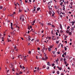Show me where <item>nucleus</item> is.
Here are the masks:
<instances>
[{"label": "nucleus", "mask_w": 75, "mask_h": 75, "mask_svg": "<svg viewBox=\"0 0 75 75\" xmlns=\"http://www.w3.org/2000/svg\"><path fill=\"white\" fill-rule=\"evenodd\" d=\"M44 54H45V58H46V59H48V57H47V54H45V53H44Z\"/></svg>", "instance_id": "obj_1"}, {"label": "nucleus", "mask_w": 75, "mask_h": 75, "mask_svg": "<svg viewBox=\"0 0 75 75\" xmlns=\"http://www.w3.org/2000/svg\"><path fill=\"white\" fill-rule=\"evenodd\" d=\"M42 60H43L44 61H46V60H47V59H46V58H45H45L43 57V58H42Z\"/></svg>", "instance_id": "obj_2"}, {"label": "nucleus", "mask_w": 75, "mask_h": 75, "mask_svg": "<svg viewBox=\"0 0 75 75\" xmlns=\"http://www.w3.org/2000/svg\"><path fill=\"white\" fill-rule=\"evenodd\" d=\"M47 65L50 67H51V64H50V62H48L47 63Z\"/></svg>", "instance_id": "obj_3"}, {"label": "nucleus", "mask_w": 75, "mask_h": 75, "mask_svg": "<svg viewBox=\"0 0 75 75\" xmlns=\"http://www.w3.org/2000/svg\"><path fill=\"white\" fill-rule=\"evenodd\" d=\"M11 28L12 30H13V23H11Z\"/></svg>", "instance_id": "obj_4"}, {"label": "nucleus", "mask_w": 75, "mask_h": 75, "mask_svg": "<svg viewBox=\"0 0 75 75\" xmlns=\"http://www.w3.org/2000/svg\"><path fill=\"white\" fill-rule=\"evenodd\" d=\"M59 27L61 29V30L62 29V25H61V24L59 25Z\"/></svg>", "instance_id": "obj_5"}, {"label": "nucleus", "mask_w": 75, "mask_h": 75, "mask_svg": "<svg viewBox=\"0 0 75 75\" xmlns=\"http://www.w3.org/2000/svg\"><path fill=\"white\" fill-rule=\"evenodd\" d=\"M51 34L52 35H55V33H54V32L53 30H52L51 32Z\"/></svg>", "instance_id": "obj_6"}, {"label": "nucleus", "mask_w": 75, "mask_h": 75, "mask_svg": "<svg viewBox=\"0 0 75 75\" xmlns=\"http://www.w3.org/2000/svg\"><path fill=\"white\" fill-rule=\"evenodd\" d=\"M63 10H65V5H63Z\"/></svg>", "instance_id": "obj_7"}, {"label": "nucleus", "mask_w": 75, "mask_h": 75, "mask_svg": "<svg viewBox=\"0 0 75 75\" xmlns=\"http://www.w3.org/2000/svg\"><path fill=\"white\" fill-rule=\"evenodd\" d=\"M57 13H58V14H59V15H60V14H61V13L60 12V13H59V11H57Z\"/></svg>", "instance_id": "obj_8"}, {"label": "nucleus", "mask_w": 75, "mask_h": 75, "mask_svg": "<svg viewBox=\"0 0 75 75\" xmlns=\"http://www.w3.org/2000/svg\"><path fill=\"white\" fill-rule=\"evenodd\" d=\"M49 13L50 15H51L52 14V12L51 11H50L49 12Z\"/></svg>", "instance_id": "obj_9"}, {"label": "nucleus", "mask_w": 75, "mask_h": 75, "mask_svg": "<svg viewBox=\"0 0 75 75\" xmlns=\"http://www.w3.org/2000/svg\"><path fill=\"white\" fill-rule=\"evenodd\" d=\"M50 5L48 6V7L49 10H52V8H50Z\"/></svg>", "instance_id": "obj_10"}, {"label": "nucleus", "mask_w": 75, "mask_h": 75, "mask_svg": "<svg viewBox=\"0 0 75 75\" xmlns=\"http://www.w3.org/2000/svg\"><path fill=\"white\" fill-rule=\"evenodd\" d=\"M57 73L58 75H59V71H57Z\"/></svg>", "instance_id": "obj_11"}, {"label": "nucleus", "mask_w": 75, "mask_h": 75, "mask_svg": "<svg viewBox=\"0 0 75 75\" xmlns=\"http://www.w3.org/2000/svg\"><path fill=\"white\" fill-rule=\"evenodd\" d=\"M8 42H10V41L11 42V40H10V39H8Z\"/></svg>", "instance_id": "obj_12"}, {"label": "nucleus", "mask_w": 75, "mask_h": 75, "mask_svg": "<svg viewBox=\"0 0 75 75\" xmlns=\"http://www.w3.org/2000/svg\"><path fill=\"white\" fill-rule=\"evenodd\" d=\"M14 58H15L14 56L13 55L12 56V59H14Z\"/></svg>", "instance_id": "obj_13"}, {"label": "nucleus", "mask_w": 75, "mask_h": 75, "mask_svg": "<svg viewBox=\"0 0 75 75\" xmlns=\"http://www.w3.org/2000/svg\"><path fill=\"white\" fill-rule=\"evenodd\" d=\"M64 50L65 51H67V48L65 47V46L64 47Z\"/></svg>", "instance_id": "obj_14"}, {"label": "nucleus", "mask_w": 75, "mask_h": 75, "mask_svg": "<svg viewBox=\"0 0 75 75\" xmlns=\"http://www.w3.org/2000/svg\"><path fill=\"white\" fill-rule=\"evenodd\" d=\"M40 9V8H37V11H39V10Z\"/></svg>", "instance_id": "obj_15"}, {"label": "nucleus", "mask_w": 75, "mask_h": 75, "mask_svg": "<svg viewBox=\"0 0 75 75\" xmlns=\"http://www.w3.org/2000/svg\"><path fill=\"white\" fill-rule=\"evenodd\" d=\"M74 28L73 27H72L71 28V30H72V31H74Z\"/></svg>", "instance_id": "obj_16"}, {"label": "nucleus", "mask_w": 75, "mask_h": 75, "mask_svg": "<svg viewBox=\"0 0 75 75\" xmlns=\"http://www.w3.org/2000/svg\"><path fill=\"white\" fill-rule=\"evenodd\" d=\"M52 47H53V46L52 45H51L50 46V48H52Z\"/></svg>", "instance_id": "obj_17"}, {"label": "nucleus", "mask_w": 75, "mask_h": 75, "mask_svg": "<svg viewBox=\"0 0 75 75\" xmlns=\"http://www.w3.org/2000/svg\"><path fill=\"white\" fill-rule=\"evenodd\" d=\"M46 67V66L45 65H44L42 67L43 68H45Z\"/></svg>", "instance_id": "obj_18"}, {"label": "nucleus", "mask_w": 75, "mask_h": 75, "mask_svg": "<svg viewBox=\"0 0 75 75\" xmlns=\"http://www.w3.org/2000/svg\"><path fill=\"white\" fill-rule=\"evenodd\" d=\"M37 69L38 71H40V69H39V67H38Z\"/></svg>", "instance_id": "obj_19"}, {"label": "nucleus", "mask_w": 75, "mask_h": 75, "mask_svg": "<svg viewBox=\"0 0 75 75\" xmlns=\"http://www.w3.org/2000/svg\"><path fill=\"white\" fill-rule=\"evenodd\" d=\"M40 25H41L42 26V27H43V26H44V23H42V24H40Z\"/></svg>", "instance_id": "obj_20"}, {"label": "nucleus", "mask_w": 75, "mask_h": 75, "mask_svg": "<svg viewBox=\"0 0 75 75\" xmlns=\"http://www.w3.org/2000/svg\"><path fill=\"white\" fill-rule=\"evenodd\" d=\"M66 32L67 33H69V30H66Z\"/></svg>", "instance_id": "obj_21"}, {"label": "nucleus", "mask_w": 75, "mask_h": 75, "mask_svg": "<svg viewBox=\"0 0 75 75\" xmlns=\"http://www.w3.org/2000/svg\"><path fill=\"white\" fill-rule=\"evenodd\" d=\"M59 70L61 71V70L62 69V68H61V67H59Z\"/></svg>", "instance_id": "obj_22"}, {"label": "nucleus", "mask_w": 75, "mask_h": 75, "mask_svg": "<svg viewBox=\"0 0 75 75\" xmlns=\"http://www.w3.org/2000/svg\"><path fill=\"white\" fill-rule=\"evenodd\" d=\"M47 69H50V67H47L46 68Z\"/></svg>", "instance_id": "obj_23"}, {"label": "nucleus", "mask_w": 75, "mask_h": 75, "mask_svg": "<svg viewBox=\"0 0 75 75\" xmlns=\"http://www.w3.org/2000/svg\"><path fill=\"white\" fill-rule=\"evenodd\" d=\"M64 63L65 64H67V62L66 61L64 62Z\"/></svg>", "instance_id": "obj_24"}, {"label": "nucleus", "mask_w": 75, "mask_h": 75, "mask_svg": "<svg viewBox=\"0 0 75 75\" xmlns=\"http://www.w3.org/2000/svg\"><path fill=\"white\" fill-rule=\"evenodd\" d=\"M64 54L65 56H66L67 55V52H65L64 53Z\"/></svg>", "instance_id": "obj_25"}, {"label": "nucleus", "mask_w": 75, "mask_h": 75, "mask_svg": "<svg viewBox=\"0 0 75 75\" xmlns=\"http://www.w3.org/2000/svg\"><path fill=\"white\" fill-rule=\"evenodd\" d=\"M69 35H71V34H72V33H71V32H69Z\"/></svg>", "instance_id": "obj_26"}, {"label": "nucleus", "mask_w": 75, "mask_h": 75, "mask_svg": "<svg viewBox=\"0 0 75 75\" xmlns=\"http://www.w3.org/2000/svg\"><path fill=\"white\" fill-rule=\"evenodd\" d=\"M31 51H30L29 50V52H28V53L29 54H31Z\"/></svg>", "instance_id": "obj_27"}, {"label": "nucleus", "mask_w": 75, "mask_h": 75, "mask_svg": "<svg viewBox=\"0 0 75 75\" xmlns=\"http://www.w3.org/2000/svg\"><path fill=\"white\" fill-rule=\"evenodd\" d=\"M51 49H50V48H48V50L49 51H51Z\"/></svg>", "instance_id": "obj_28"}, {"label": "nucleus", "mask_w": 75, "mask_h": 75, "mask_svg": "<svg viewBox=\"0 0 75 75\" xmlns=\"http://www.w3.org/2000/svg\"><path fill=\"white\" fill-rule=\"evenodd\" d=\"M60 32L61 33H64V31L61 30H60Z\"/></svg>", "instance_id": "obj_29"}, {"label": "nucleus", "mask_w": 75, "mask_h": 75, "mask_svg": "<svg viewBox=\"0 0 75 75\" xmlns=\"http://www.w3.org/2000/svg\"><path fill=\"white\" fill-rule=\"evenodd\" d=\"M2 8H3V6H0V9H2Z\"/></svg>", "instance_id": "obj_30"}, {"label": "nucleus", "mask_w": 75, "mask_h": 75, "mask_svg": "<svg viewBox=\"0 0 75 75\" xmlns=\"http://www.w3.org/2000/svg\"><path fill=\"white\" fill-rule=\"evenodd\" d=\"M54 65H55V64L53 63L52 64V67H54Z\"/></svg>", "instance_id": "obj_31"}, {"label": "nucleus", "mask_w": 75, "mask_h": 75, "mask_svg": "<svg viewBox=\"0 0 75 75\" xmlns=\"http://www.w3.org/2000/svg\"><path fill=\"white\" fill-rule=\"evenodd\" d=\"M48 25H51V24L50 23H48L47 24Z\"/></svg>", "instance_id": "obj_32"}, {"label": "nucleus", "mask_w": 75, "mask_h": 75, "mask_svg": "<svg viewBox=\"0 0 75 75\" xmlns=\"http://www.w3.org/2000/svg\"><path fill=\"white\" fill-rule=\"evenodd\" d=\"M56 43H57V44H58V43H59V41H56Z\"/></svg>", "instance_id": "obj_33"}, {"label": "nucleus", "mask_w": 75, "mask_h": 75, "mask_svg": "<svg viewBox=\"0 0 75 75\" xmlns=\"http://www.w3.org/2000/svg\"><path fill=\"white\" fill-rule=\"evenodd\" d=\"M62 57H64V58H65V57L64 56V54H62Z\"/></svg>", "instance_id": "obj_34"}, {"label": "nucleus", "mask_w": 75, "mask_h": 75, "mask_svg": "<svg viewBox=\"0 0 75 75\" xmlns=\"http://www.w3.org/2000/svg\"><path fill=\"white\" fill-rule=\"evenodd\" d=\"M16 46H15L14 47L15 50H16L17 51V50H16Z\"/></svg>", "instance_id": "obj_35"}, {"label": "nucleus", "mask_w": 75, "mask_h": 75, "mask_svg": "<svg viewBox=\"0 0 75 75\" xmlns=\"http://www.w3.org/2000/svg\"><path fill=\"white\" fill-rule=\"evenodd\" d=\"M55 37V36H52V40H54V37Z\"/></svg>", "instance_id": "obj_36"}, {"label": "nucleus", "mask_w": 75, "mask_h": 75, "mask_svg": "<svg viewBox=\"0 0 75 75\" xmlns=\"http://www.w3.org/2000/svg\"><path fill=\"white\" fill-rule=\"evenodd\" d=\"M66 61V59L64 58V62H65V61Z\"/></svg>", "instance_id": "obj_37"}, {"label": "nucleus", "mask_w": 75, "mask_h": 75, "mask_svg": "<svg viewBox=\"0 0 75 75\" xmlns=\"http://www.w3.org/2000/svg\"><path fill=\"white\" fill-rule=\"evenodd\" d=\"M16 75H20V74H18V73H16Z\"/></svg>", "instance_id": "obj_38"}, {"label": "nucleus", "mask_w": 75, "mask_h": 75, "mask_svg": "<svg viewBox=\"0 0 75 75\" xmlns=\"http://www.w3.org/2000/svg\"><path fill=\"white\" fill-rule=\"evenodd\" d=\"M69 28H70V26H68V27L67 28V30H68V29H69Z\"/></svg>", "instance_id": "obj_39"}, {"label": "nucleus", "mask_w": 75, "mask_h": 75, "mask_svg": "<svg viewBox=\"0 0 75 75\" xmlns=\"http://www.w3.org/2000/svg\"><path fill=\"white\" fill-rule=\"evenodd\" d=\"M70 4H71V5H72V4H73V3L71 2Z\"/></svg>", "instance_id": "obj_40"}, {"label": "nucleus", "mask_w": 75, "mask_h": 75, "mask_svg": "<svg viewBox=\"0 0 75 75\" xmlns=\"http://www.w3.org/2000/svg\"><path fill=\"white\" fill-rule=\"evenodd\" d=\"M6 8H4V10H3V11H5V10H6Z\"/></svg>", "instance_id": "obj_41"}, {"label": "nucleus", "mask_w": 75, "mask_h": 75, "mask_svg": "<svg viewBox=\"0 0 75 75\" xmlns=\"http://www.w3.org/2000/svg\"><path fill=\"white\" fill-rule=\"evenodd\" d=\"M33 24H34V23H35V20H34V21H33Z\"/></svg>", "instance_id": "obj_42"}, {"label": "nucleus", "mask_w": 75, "mask_h": 75, "mask_svg": "<svg viewBox=\"0 0 75 75\" xmlns=\"http://www.w3.org/2000/svg\"><path fill=\"white\" fill-rule=\"evenodd\" d=\"M52 53H53L54 54H55V52L53 51L52 52Z\"/></svg>", "instance_id": "obj_43"}, {"label": "nucleus", "mask_w": 75, "mask_h": 75, "mask_svg": "<svg viewBox=\"0 0 75 75\" xmlns=\"http://www.w3.org/2000/svg\"><path fill=\"white\" fill-rule=\"evenodd\" d=\"M45 47H43V48L42 50H43V51H44V50H45Z\"/></svg>", "instance_id": "obj_44"}, {"label": "nucleus", "mask_w": 75, "mask_h": 75, "mask_svg": "<svg viewBox=\"0 0 75 75\" xmlns=\"http://www.w3.org/2000/svg\"><path fill=\"white\" fill-rule=\"evenodd\" d=\"M74 24H75V23H74V22H72V25H74Z\"/></svg>", "instance_id": "obj_45"}, {"label": "nucleus", "mask_w": 75, "mask_h": 75, "mask_svg": "<svg viewBox=\"0 0 75 75\" xmlns=\"http://www.w3.org/2000/svg\"><path fill=\"white\" fill-rule=\"evenodd\" d=\"M25 61L26 62L27 61V60L26 59V58H25L24 59V61L25 60Z\"/></svg>", "instance_id": "obj_46"}, {"label": "nucleus", "mask_w": 75, "mask_h": 75, "mask_svg": "<svg viewBox=\"0 0 75 75\" xmlns=\"http://www.w3.org/2000/svg\"><path fill=\"white\" fill-rule=\"evenodd\" d=\"M67 36H65L64 38L66 39L67 38Z\"/></svg>", "instance_id": "obj_47"}, {"label": "nucleus", "mask_w": 75, "mask_h": 75, "mask_svg": "<svg viewBox=\"0 0 75 75\" xmlns=\"http://www.w3.org/2000/svg\"><path fill=\"white\" fill-rule=\"evenodd\" d=\"M56 35H58V34L57 32L56 33Z\"/></svg>", "instance_id": "obj_48"}, {"label": "nucleus", "mask_w": 75, "mask_h": 75, "mask_svg": "<svg viewBox=\"0 0 75 75\" xmlns=\"http://www.w3.org/2000/svg\"><path fill=\"white\" fill-rule=\"evenodd\" d=\"M22 69H25V67H24V66H23Z\"/></svg>", "instance_id": "obj_49"}, {"label": "nucleus", "mask_w": 75, "mask_h": 75, "mask_svg": "<svg viewBox=\"0 0 75 75\" xmlns=\"http://www.w3.org/2000/svg\"><path fill=\"white\" fill-rule=\"evenodd\" d=\"M62 4H63V2H61V4H60V5H61V6H62Z\"/></svg>", "instance_id": "obj_50"}, {"label": "nucleus", "mask_w": 75, "mask_h": 75, "mask_svg": "<svg viewBox=\"0 0 75 75\" xmlns=\"http://www.w3.org/2000/svg\"><path fill=\"white\" fill-rule=\"evenodd\" d=\"M28 40L29 41H30L31 40V39L30 38H29L28 39Z\"/></svg>", "instance_id": "obj_51"}, {"label": "nucleus", "mask_w": 75, "mask_h": 75, "mask_svg": "<svg viewBox=\"0 0 75 75\" xmlns=\"http://www.w3.org/2000/svg\"><path fill=\"white\" fill-rule=\"evenodd\" d=\"M62 60H63V58H62L61 59H60V61H62Z\"/></svg>", "instance_id": "obj_52"}, {"label": "nucleus", "mask_w": 75, "mask_h": 75, "mask_svg": "<svg viewBox=\"0 0 75 75\" xmlns=\"http://www.w3.org/2000/svg\"><path fill=\"white\" fill-rule=\"evenodd\" d=\"M40 50V48L39 47H38V50Z\"/></svg>", "instance_id": "obj_53"}, {"label": "nucleus", "mask_w": 75, "mask_h": 75, "mask_svg": "<svg viewBox=\"0 0 75 75\" xmlns=\"http://www.w3.org/2000/svg\"><path fill=\"white\" fill-rule=\"evenodd\" d=\"M60 17H62L63 16H62V15H60Z\"/></svg>", "instance_id": "obj_54"}, {"label": "nucleus", "mask_w": 75, "mask_h": 75, "mask_svg": "<svg viewBox=\"0 0 75 75\" xmlns=\"http://www.w3.org/2000/svg\"><path fill=\"white\" fill-rule=\"evenodd\" d=\"M12 71H14V68H13L12 69Z\"/></svg>", "instance_id": "obj_55"}, {"label": "nucleus", "mask_w": 75, "mask_h": 75, "mask_svg": "<svg viewBox=\"0 0 75 75\" xmlns=\"http://www.w3.org/2000/svg\"><path fill=\"white\" fill-rule=\"evenodd\" d=\"M51 37H49L48 38L49 40H51Z\"/></svg>", "instance_id": "obj_56"}, {"label": "nucleus", "mask_w": 75, "mask_h": 75, "mask_svg": "<svg viewBox=\"0 0 75 75\" xmlns=\"http://www.w3.org/2000/svg\"><path fill=\"white\" fill-rule=\"evenodd\" d=\"M36 59H38V56H36Z\"/></svg>", "instance_id": "obj_57"}, {"label": "nucleus", "mask_w": 75, "mask_h": 75, "mask_svg": "<svg viewBox=\"0 0 75 75\" xmlns=\"http://www.w3.org/2000/svg\"><path fill=\"white\" fill-rule=\"evenodd\" d=\"M22 16H21V17L20 18V20H21V19H22V18H21Z\"/></svg>", "instance_id": "obj_58"}, {"label": "nucleus", "mask_w": 75, "mask_h": 75, "mask_svg": "<svg viewBox=\"0 0 75 75\" xmlns=\"http://www.w3.org/2000/svg\"><path fill=\"white\" fill-rule=\"evenodd\" d=\"M72 23H75V21H72Z\"/></svg>", "instance_id": "obj_59"}, {"label": "nucleus", "mask_w": 75, "mask_h": 75, "mask_svg": "<svg viewBox=\"0 0 75 75\" xmlns=\"http://www.w3.org/2000/svg\"><path fill=\"white\" fill-rule=\"evenodd\" d=\"M55 71H53L52 72V74H54L55 73Z\"/></svg>", "instance_id": "obj_60"}, {"label": "nucleus", "mask_w": 75, "mask_h": 75, "mask_svg": "<svg viewBox=\"0 0 75 75\" xmlns=\"http://www.w3.org/2000/svg\"><path fill=\"white\" fill-rule=\"evenodd\" d=\"M55 67H56V66H54V69H55Z\"/></svg>", "instance_id": "obj_61"}, {"label": "nucleus", "mask_w": 75, "mask_h": 75, "mask_svg": "<svg viewBox=\"0 0 75 75\" xmlns=\"http://www.w3.org/2000/svg\"><path fill=\"white\" fill-rule=\"evenodd\" d=\"M30 28H32V26H30Z\"/></svg>", "instance_id": "obj_62"}, {"label": "nucleus", "mask_w": 75, "mask_h": 75, "mask_svg": "<svg viewBox=\"0 0 75 75\" xmlns=\"http://www.w3.org/2000/svg\"><path fill=\"white\" fill-rule=\"evenodd\" d=\"M28 1H26V0H25V3H27Z\"/></svg>", "instance_id": "obj_63"}, {"label": "nucleus", "mask_w": 75, "mask_h": 75, "mask_svg": "<svg viewBox=\"0 0 75 75\" xmlns=\"http://www.w3.org/2000/svg\"><path fill=\"white\" fill-rule=\"evenodd\" d=\"M61 75H64V73H61Z\"/></svg>", "instance_id": "obj_64"}]
</instances>
